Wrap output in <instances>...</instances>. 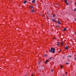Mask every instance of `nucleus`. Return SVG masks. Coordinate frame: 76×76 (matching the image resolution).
I'll return each mask as SVG.
<instances>
[{"mask_svg": "<svg viewBox=\"0 0 76 76\" xmlns=\"http://www.w3.org/2000/svg\"><path fill=\"white\" fill-rule=\"evenodd\" d=\"M57 27L58 28H59V26H57Z\"/></svg>", "mask_w": 76, "mask_h": 76, "instance_id": "obj_29", "label": "nucleus"}, {"mask_svg": "<svg viewBox=\"0 0 76 76\" xmlns=\"http://www.w3.org/2000/svg\"><path fill=\"white\" fill-rule=\"evenodd\" d=\"M55 21H56V20H55V19H53L52 20V21L53 22H55Z\"/></svg>", "mask_w": 76, "mask_h": 76, "instance_id": "obj_8", "label": "nucleus"}, {"mask_svg": "<svg viewBox=\"0 0 76 76\" xmlns=\"http://www.w3.org/2000/svg\"><path fill=\"white\" fill-rule=\"evenodd\" d=\"M25 76H26V75H25Z\"/></svg>", "mask_w": 76, "mask_h": 76, "instance_id": "obj_35", "label": "nucleus"}, {"mask_svg": "<svg viewBox=\"0 0 76 76\" xmlns=\"http://www.w3.org/2000/svg\"><path fill=\"white\" fill-rule=\"evenodd\" d=\"M75 4L76 5V2H75Z\"/></svg>", "mask_w": 76, "mask_h": 76, "instance_id": "obj_31", "label": "nucleus"}, {"mask_svg": "<svg viewBox=\"0 0 76 76\" xmlns=\"http://www.w3.org/2000/svg\"><path fill=\"white\" fill-rule=\"evenodd\" d=\"M31 12H34V10H31Z\"/></svg>", "mask_w": 76, "mask_h": 76, "instance_id": "obj_18", "label": "nucleus"}, {"mask_svg": "<svg viewBox=\"0 0 76 76\" xmlns=\"http://www.w3.org/2000/svg\"><path fill=\"white\" fill-rule=\"evenodd\" d=\"M27 2V1H25L24 2V4H26V3Z\"/></svg>", "mask_w": 76, "mask_h": 76, "instance_id": "obj_4", "label": "nucleus"}, {"mask_svg": "<svg viewBox=\"0 0 76 76\" xmlns=\"http://www.w3.org/2000/svg\"><path fill=\"white\" fill-rule=\"evenodd\" d=\"M61 45H63V42H62L61 44Z\"/></svg>", "mask_w": 76, "mask_h": 76, "instance_id": "obj_13", "label": "nucleus"}, {"mask_svg": "<svg viewBox=\"0 0 76 76\" xmlns=\"http://www.w3.org/2000/svg\"><path fill=\"white\" fill-rule=\"evenodd\" d=\"M67 57H70V58H71V57H72V56H67Z\"/></svg>", "mask_w": 76, "mask_h": 76, "instance_id": "obj_6", "label": "nucleus"}, {"mask_svg": "<svg viewBox=\"0 0 76 76\" xmlns=\"http://www.w3.org/2000/svg\"><path fill=\"white\" fill-rule=\"evenodd\" d=\"M31 9H33V6H31Z\"/></svg>", "mask_w": 76, "mask_h": 76, "instance_id": "obj_14", "label": "nucleus"}, {"mask_svg": "<svg viewBox=\"0 0 76 76\" xmlns=\"http://www.w3.org/2000/svg\"><path fill=\"white\" fill-rule=\"evenodd\" d=\"M65 49H66V50H67V49H68V47L66 46L65 48Z\"/></svg>", "mask_w": 76, "mask_h": 76, "instance_id": "obj_5", "label": "nucleus"}, {"mask_svg": "<svg viewBox=\"0 0 76 76\" xmlns=\"http://www.w3.org/2000/svg\"><path fill=\"white\" fill-rule=\"evenodd\" d=\"M66 74H67V72H66Z\"/></svg>", "mask_w": 76, "mask_h": 76, "instance_id": "obj_24", "label": "nucleus"}, {"mask_svg": "<svg viewBox=\"0 0 76 76\" xmlns=\"http://www.w3.org/2000/svg\"><path fill=\"white\" fill-rule=\"evenodd\" d=\"M55 50L56 49L52 47L51 48L50 50H49V51L50 52H52L53 53H55Z\"/></svg>", "mask_w": 76, "mask_h": 76, "instance_id": "obj_1", "label": "nucleus"}, {"mask_svg": "<svg viewBox=\"0 0 76 76\" xmlns=\"http://www.w3.org/2000/svg\"><path fill=\"white\" fill-rule=\"evenodd\" d=\"M40 62H41V61H40V62H39V64H39V63H40Z\"/></svg>", "mask_w": 76, "mask_h": 76, "instance_id": "obj_26", "label": "nucleus"}, {"mask_svg": "<svg viewBox=\"0 0 76 76\" xmlns=\"http://www.w3.org/2000/svg\"><path fill=\"white\" fill-rule=\"evenodd\" d=\"M53 59H54V58H53Z\"/></svg>", "mask_w": 76, "mask_h": 76, "instance_id": "obj_33", "label": "nucleus"}, {"mask_svg": "<svg viewBox=\"0 0 76 76\" xmlns=\"http://www.w3.org/2000/svg\"><path fill=\"white\" fill-rule=\"evenodd\" d=\"M59 42H58V44H57V46H58V45H59Z\"/></svg>", "mask_w": 76, "mask_h": 76, "instance_id": "obj_12", "label": "nucleus"}, {"mask_svg": "<svg viewBox=\"0 0 76 76\" xmlns=\"http://www.w3.org/2000/svg\"><path fill=\"white\" fill-rule=\"evenodd\" d=\"M35 0H33L32 1V3H35Z\"/></svg>", "mask_w": 76, "mask_h": 76, "instance_id": "obj_3", "label": "nucleus"}, {"mask_svg": "<svg viewBox=\"0 0 76 76\" xmlns=\"http://www.w3.org/2000/svg\"><path fill=\"white\" fill-rule=\"evenodd\" d=\"M33 76V74H32V75H31V76Z\"/></svg>", "mask_w": 76, "mask_h": 76, "instance_id": "obj_28", "label": "nucleus"}, {"mask_svg": "<svg viewBox=\"0 0 76 76\" xmlns=\"http://www.w3.org/2000/svg\"><path fill=\"white\" fill-rule=\"evenodd\" d=\"M66 64H69V63H66Z\"/></svg>", "mask_w": 76, "mask_h": 76, "instance_id": "obj_19", "label": "nucleus"}, {"mask_svg": "<svg viewBox=\"0 0 76 76\" xmlns=\"http://www.w3.org/2000/svg\"><path fill=\"white\" fill-rule=\"evenodd\" d=\"M51 58H49V59H51Z\"/></svg>", "mask_w": 76, "mask_h": 76, "instance_id": "obj_23", "label": "nucleus"}, {"mask_svg": "<svg viewBox=\"0 0 76 76\" xmlns=\"http://www.w3.org/2000/svg\"><path fill=\"white\" fill-rule=\"evenodd\" d=\"M63 76H65V75L63 74Z\"/></svg>", "mask_w": 76, "mask_h": 76, "instance_id": "obj_21", "label": "nucleus"}, {"mask_svg": "<svg viewBox=\"0 0 76 76\" xmlns=\"http://www.w3.org/2000/svg\"><path fill=\"white\" fill-rule=\"evenodd\" d=\"M67 5H69V4L67 3Z\"/></svg>", "mask_w": 76, "mask_h": 76, "instance_id": "obj_27", "label": "nucleus"}, {"mask_svg": "<svg viewBox=\"0 0 76 76\" xmlns=\"http://www.w3.org/2000/svg\"><path fill=\"white\" fill-rule=\"evenodd\" d=\"M44 56H46V57H47V55H45Z\"/></svg>", "mask_w": 76, "mask_h": 76, "instance_id": "obj_20", "label": "nucleus"}, {"mask_svg": "<svg viewBox=\"0 0 76 76\" xmlns=\"http://www.w3.org/2000/svg\"><path fill=\"white\" fill-rule=\"evenodd\" d=\"M75 59H76V57H75Z\"/></svg>", "mask_w": 76, "mask_h": 76, "instance_id": "obj_30", "label": "nucleus"}, {"mask_svg": "<svg viewBox=\"0 0 76 76\" xmlns=\"http://www.w3.org/2000/svg\"><path fill=\"white\" fill-rule=\"evenodd\" d=\"M56 39V38H53V39Z\"/></svg>", "mask_w": 76, "mask_h": 76, "instance_id": "obj_22", "label": "nucleus"}, {"mask_svg": "<svg viewBox=\"0 0 76 76\" xmlns=\"http://www.w3.org/2000/svg\"><path fill=\"white\" fill-rule=\"evenodd\" d=\"M74 11H76V9H75L74 10Z\"/></svg>", "mask_w": 76, "mask_h": 76, "instance_id": "obj_17", "label": "nucleus"}, {"mask_svg": "<svg viewBox=\"0 0 76 76\" xmlns=\"http://www.w3.org/2000/svg\"><path fill=\"white\" fill-rule=\"evenodd\" d=\"M58 23L59 24H61V23H60V21L58 20L57 21Z\"/></svg>", "mask_w": 76, "mask_h": 76, "instance_id": "obj_2", "label": "nucleus"}, {"mask_svg": "<svg viewBox=\"0 0 76 76\" xmlns=\"http://www.w3.org/2000/svg\"><path fill=\"white\" fill-rule=\"evenodd\" d=\"M59 51H60V52L61 51V50H59Z\"/></svg>", "mask_w": 76, "mask_h": 76, "instance_id": "obj_25", "label": "nucleus"}, {"mask_svg": "<svg viewBox=\"0 0 76 76\" xmlns=\"http://www.w3.org/2000/svg\"><path fill=\"white\" fill-rule=\"evenodd\" d=\"M75 21H76V18L75 19Z\"/></svg>", "mask_w": 76, "mask_h": 76, "instance_id": "obj_32", "label": "nucleus"}, {"mask_svg": "<svg viewBox=\"0 0 76 76\" xmlns=\"http://www.w3.org/2000/svg\"><path fill=\"white\" fill-rule=\"evenodd\" d=\"M75 35H76V32L75 33Z\"/></svg>", "mask_w": 76, "mask_h": 76, "instance_id": "obj_34", "label": "nucleus"}, {"mask_svg": "<svg viewBox=\"0 0 76 76\" xmlns=\"http://www.w3.org/2000/svg\"><path fill=\"white\" fill-rule=\"evenodd\" d=\"M66 30V28H64V31H65Z\"/></svg>", "mask_w": 76, "mask_h": 76, "instance_id": "obj_9", "label": "nucleus"}, {"mask_svg": "<svg viewBox=\"0 0 76 76\" xmlns=\"http://www.w3.org/2000/svg\"><path fill=\"white\" fill-rule=\"evenodd\" d=\"M53 72V69L52 68L51 69V72Z\"/></svg>", "mask_w": 76, "mask_h": 76, "instance_id": "obj_10", "label": "nucleus"}, {"mask_svg": "<svg viewBox=\"0 0 76 76\" xmlns=\"http://www.w3.org/2000/svg\"><path fill=\"white\" fill-rule=\"evenodd\" d=\"M67 0H65V3H67Z\"/></svg>", "mask_w": 76, "mask_h": 76, "instance_id": "obj_15", "label": "nucleus"}, {"mask_svg": "<svg viewBox=\"0 0 76 76\" xmlns=\"http://www.w3.org/2000/svg\"><path fill=\"white\" fill-rule=\"evenodd\" d=\"M48 60H46V61L45 62V64H46V63H47L48 62Z\"/></svg>", "mask_w": 76, "mask_h": 76, "instance_id": "obj_7", "label": "nucleus"}, {"mask_svg": "<svg viewBox=\"0 0 76 76\" xmlns=\"http://www.w3.org/2000/svg\"><path fill=\"white\" fill-rule=\"evenodd\" d=\"M55 16H56V15L55 14H53V17H55Z\"/></svg>", "mask_w": 76, "mask_h": 76, "instance_id": "obj_11", "label": "nucleus"}, {"mask_svg": "<svg viewBox=\"0 0 76 76\" xmlns=\"http://www.w3.org/2000/svg\"><path fill=\"white\" fill-rule=\"evenodd\" d=\"M61 68H62V67H63V66L62 65H61Z\"/></svg>", "mask_w": 76, "mask_h": 76, "instance_id": "obj_16", "label": "nucleus"}]
</instances>
